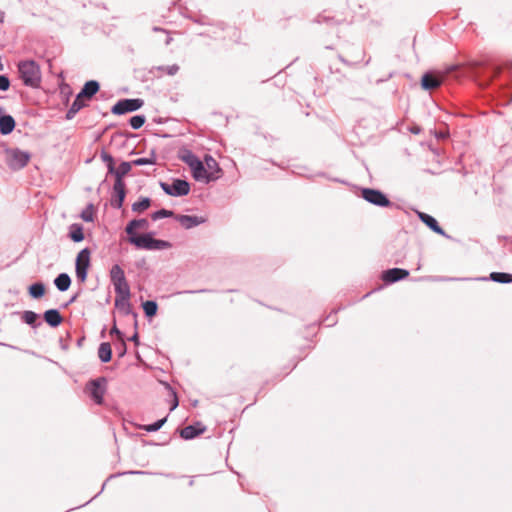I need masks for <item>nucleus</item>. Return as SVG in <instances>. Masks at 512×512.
Returning <instances> with one entry per match:
<instances>
[{
  "instance_id": "f257e3e1",
  "label": "nucleus",
  "mask_w": 512,
  "mask_h": 512,
  "mask_svg": "<svg viewBox=\"0 0 512 512\" xmlns=\"http://www.w3.org/2000/svg\"><path fill=\"white\" fill-rule=\"evenodd\" d=\"M20 78L26 86L37 88L41 83V69L33 60L21 61L18 64Z\"/></svg>"
},
{
  "instance_id": "f03ea898",
  "label": "nucleus",
  "mask_w": 512,
  "mask_h": 512,
  "mask_svg": "<svg viewBox=\"0 0 512 512\" xmlns=\"http://www.w3.org/2000/svg\"><path fill=\"white\" fill-rule=\"evenodd\" d=\"M129 242L134 244L137 248L146 250H162L171 247V244L164 240L154 239L150 234L131 235Z\"/></svg>"
},
{
  "instance_id": "7ed1b4c3",
  "label": "nucleus",
  "mask_w": 512,
  "mask_h": 512,
  "mask_svg": "<svg viewBox=\"0 0 512 512\" xmlns=\"http://www.w3.org/2000/svg\"><path fill=\"white\" fill-rule=\"evenodd\" d=\"M101 159L106 163L108 173L115 176V181L124 182L123 177L130 172L133 166L132 162H122L119 167L116 168L113 157L105 151L101 153Z\"/></svg>"
},
{
  "instance_id": "20e7f679",
  "label": "nucleus",
  "mask_w": 512,
  "mask_h": 512,
  "mask_svg": "<svg viewBox=\"0 0 512 512\" xmlns=\"http://www.w3.org/2000/svg\"><path fill=\"white\" fill-rule=\"evenodd\" d=\"M5 160L11 169L18 170L27 165L30 154L18 148H9L5 150Z\"/></svg>"
},
{
  "instance_id": "39448f33",
  "label": "nucleus",
  "mask_w": 512,
  "mask_h": 512,
  "mask_svg": "<svg viewBox=\"0 0 512 512\" xmlns=\"http://www.w3.org/2000/svg\"><path fill=\"white\" fill-rule=\"evenodd\" d=\"M107 380L103 377L91 380L86 385V392L97 404H102L106 392Z\"/></svg>"
},
{
  "instance_id": "423d86ee",
  "label": "nucleus",
  "mask_w": 512,
  "mask_h": 512,
  "mask_svg": "<svg viewBox=\"0 0 512 512\" xmlns=\"http://www.w3.org/2000/svg\"><path fill=\"white\" fill-rule=\"evenodd\" d=\"M89 266L90 251L89 249L85 248L78 253L76 258V275L81 282L86 280Z\"/></svg>"
},
{
  "instance_id": "0eeeda50",
  "label": "nucleus",
  "mask_w": 512,
  "mask_h": 512,
  "mask_svg": "<svg viewBox=\"0 0 512 512\" xmlns=\"http://www.w3.org/2000/svg\"><path fill=\"white\" fill-rule=\"evenodd\" d=\"M456 68V66H452L451 68H449L446 72L444 73H439L437 75H434V74H431V73H426L422 76V79H421V85L424 89L426 90H433V89H436L438 88L442 82L444 81V79L446 78V76L452 72L454 69Z\"/></svg>"
},
{
  "instance_id": "6e6552de",
  "label": "nucleus",
  "mask_w": 512,
  "mask_h": 512,
  "mask_svg": "<svg viewBox=\"0 0 512 512\" xmlns=\"http://www.w3.org/2000/svg\"><path fill=\"white\" fill-rule=\"evenodd\" d=\"M144 102L141 99H124L118 101L112 107V113L115 115H121L128 112H133L138 110L143 106Z\"/></svg>"
},
{
  "instance_id": "1a4fd4ad",
  "label": "nucleus",
  "mask_w": 512,
  "mask_h": 512,
  "mask_svg": "<svg viewBox=\"0 0 512 512\" xmlns=\"http://www.w3.org/2000/svg\"><path fill=\"white\" fill-rule=\"evenodd\" d=\"M192 175L195 180L197 181H203V182H210L214 181L219 178V175H216L213 171H208L206 169V166L203 162L198 160L193 167H191Z\"/></svg>"
},
{
  "instance_id": "9d476101",
  "label": "nucleus",
  "mask_w": 512,
  "mask_h": 512,
  "mask_svg": "<svg viewBox=\"0 0 512 512\" xmlns=\"http://www.w3.org/2000/svg\"><path fill=\"white\" fill-rule=\"evenodd\" d=\"M362 197L377 206L387 207L390 205L389 199L379 190L366 188L362 190Z\"/></svg>"
},
{
  "instance_id": "9b49d317",
  "label": "nucleus",
  "mask_w": 512,
  "mask_h": 512,
  "mask_svg": "<svg viewBox=\"0 0 512 512\" xmlns=\"http://www.w3.org/2000/svg\"><path fill=\"white\" fill-rule=\"evenodd\" d=\"M113 285L117 294L115 299L116 306H124L128 304V300L131 294L127 280L113 283Z\"/></svg>"
},
{
  "instance_id": "f8f14e48",
  "label": "nucleus",
  "mask_w": 512,
  "mask_h": 512,
  "mask_svg": "<svg viewBox=\"0 0 512 512\" xmlns=\"http://www.w3.org/2000/svg\"><path fill=\"white\" fill-rule=\"evenodd\" d=\"M409 276V271L401 268H392L383 272L382 279L387 283H393Z\"/></svg>"
},
{
  "instance_id": "ddd939ff",
  "label": "nucleus",
  "mask_w": 512,
  "mask_h": 512,
  "mask_svg": "<svg viewBox=\"0 0 512 512\" xmlns=\"http://www.w3.org/2000/svg\"><path fill=\"white\" fill-rule=\"evenodd\" d=\"M206 431V427L201 423H197L195 425H189L181 429L180 436L183 439L189 440L193 439Z\"/></svg>"
},
{
  "instance_id": "4468645a",
  "label": "nucleus",
  "mask_w": 512,
  "mask_h": 512,
  "mask_svg": "<svg viewBox=\"0 0 512 512\" xmlns=\"http://www.w3.org/2000/svg\"><path fill=\"white\" fill-rule=\"evenodd\" d=\"M113 190L116 198L112 201V205L116 208H121L125 199L126 191H125V183L120 181H115Z\"/></svg>"
},
{
  "instance_id": "2eb2a0df",
  "label": "nucleus",
  "mask_w": 512,
  "mask_h": 512,
  "mask_svg": "<svg viewBox=\"0 0 512 512\" xmlns=\"http://www.w3.org/2000/svg\"><path fill=\"white\" fill-rule=\"evenodd\" d=\"M418 217L420 218V220L426 224L432 231H434L435 233L439 234V235H444V230L440 227V225L438 224V222L436 221L435 218H433L432 216L424 213V212H418Z\"/></svg>"
},
{
  "instance_id": "dca6fc26",
  "label": "nucleus",
  "mask_w": 512,
  "mask_h": 512,
  "mask_svg": "<svg viewBox=\"0 0 512 512\" xmlns=\"http://www.w3.org/2000/svg\"><path fill=\"white\" fill-rule=\"evenodd\" d=\"M177 221L183 226L185 229H190L194 226H197L205 221L202 217L190 216V215H178L176 216Z\"/></svg>"
},
{
  "instance_id": "f3484780",
  "label": "nucleus",
  "mask_w": 512,
  "mask_h": 512,
  "mask_svg": "<svg viewBox=\"0 0 512 512\" xmlns=\"http://www.w3.org/2000/svg\"><path fill=\"white\" fill-rule=\"evenodd\" d=\"M172 196H184L190 191L189 183L185 180L176 179L172 183Z\"/></svg>"
},
{
  "instance_id": "a211bd4d",
  "label": "nucleus",
  "mask_w": 512,
  "mask_h": 512,
  "mask_svg": "<svg viewBox=\"0 0 512 512\" xmlns=\"http://www.w3.org/2000/svg\"><path fill=\"white\" fill-rule=\"evenodd\" d=\"M99 84L97 81L91 80L85 83L83 89L79 93L81 97H84L87 100H90L98 91Z\"/></svg>"
},
{
  "instance_id": "6ab92c4d",
  "label": "nucleus",
  "mask_w": 512,
  "mask_h": 512,
  "mask_svg": "<svg viewBox=\"0 0 512 512\" xmlns=\"http://www.w3.org/2000/svg\"><path fill=\"white\" fill-rule=\"evenodd\" d=\"M148 227H149V223L146 219L132 220L126 226L125 231L129 236H131V235L136 234V230H138V229L146 230V229H148Z\"/></svg>"
},
{
  "instance_id": "aec40b11",
  "label": "nucleus",
  "mask_w": 512,
  "mask_h": 512,
  "mask_svg": "<svg viewBox=\"0 0 512 512\" xmlns=\"http://www.w3.org/2000/svg\"><path fill=\"white\" fill-rule=\"evenodd\" d=\"M44 319L52 327L59 326L63 321L62 316L60 315L59 311L56 309L47 310L44 313Z\"/></svg>"
},
{
  "instance_id": "412c9836",
  "label": "nucleus",
  "mask_w": 512,
  "mask_h": 512,
  "mask_svg": "<svg viewBox=\"0 0 512 512\" xmlns=\"http://www.w3.org/2000/svg\"><path fill=\"white\" fill-rule=\"evenodd\" d=\"M15 128V120L10 115L0 117V132L3 135L11 133Z\"/></svg>"
},
{
  "instance_id": "4be33fe9",
  "label": "nucleus",
  "mask_w": 512,
  "mask_h": 512,
  "mask_svg": "<svg viewBox=\"0 0 512 512\" xmlns=\"http://www.w3.org/2000/svg\"><path fill=\"white\" fill-rule=\"evenodd\" d=\"M86 101H87V99H85L84 97H81V95L78 94L76 96V99L74 100L73 104L71 105L70 109L68 110V112L66 114V118L72 119L80 109H82L83 107L86 106Z\"/></svg>"
},
{
  "instance_id": "5701e85b",
  "label": "nucleus",
  "mask_w": 512,
  "mask_h": 512,
  "mask_svg": "<svg viewBox=\"0 0 512 512\" xmlns=\"http://www.w3.org/2000/svg\"><path fill=\"white\" fill-rule=\"evenodd\" d=\"M98 356L100 360L104 363H107L111 360L112 357V349L111 345L108 342L101 343L98 349Z\"/></svg>"
},
{
  "instance_id": "b1692460",
  "label": "nucleus",
  "mask_w": 512,
  "mask_h": 512,
  "mask_svg": "<svg viewBox=\"0 0 512 512\" xmlns=\"http://www.w3.org/2000/svg\"><path fill=\"white\" fill-rule=\"evenodd\" d=\"M69 230V237L72 241L80 242L84 239L83 227L80 224H72Z\"/></svg>"
},
{
  "instance_id": "393cba45",
  "label": "nucleus",
  "mask_w": 512,
  "mask_h": 512,
  "mask_svg": "<svg viewBox=\"0 0 512 512\" xmlns=\"http://www.w3.org/2000/svg\"><path fill=\"white\" fill-rule=\"evenodd\" d=\"M54 283L60 291H66L70 287L71 279L68 274L62 273L57 276Z\"/></svg>"
},
{
  "instance_id": "a878e982",
  "label": "nucleus",
  "mask_w": 512,
  "mask_h": 512,
  "mask_svg": "<svg viewBox=\"0 0 512 512\" xmlns=\"http://www.w3.org/2000/svg\"><path fill=\"white\" fill-rule=\"evenodd\" d=\"M490 279L498 283H512V274L503 272H492Z\"/></svg>"
},
{
  "instance_id": "bb28decb",
  "label": "nucleus",
  "mask_w": 512,
  "mask_h": 512,
  "mask_svg": "<svg viewBox=\"0 0 512 512\" xmlns=\"http://www.w3.org/2000/svg\"><path fill=\"white\" fill-rule=\"evenodd\" d=\"M110 277L112 283L126 280L123 269L119 265H114L110 271Z\"/></svg>"
},
{
  "instance_id": "cd10ccee",
  "label": "nucleus",
  "mask_w": 512,
  "mask_h": 512,
  "mask_svg": "<svg viewBox=\"0 0 512 512\" xmlns=\"http://www.w3.org/2000/svg\"><path fill=\"white\" fill-rule=\"evenodd\" d=\"M150 204L151 202L149 198H142L140 201L135 202L132 205V210L137 213H142L150 207Z\"/></svg>"
},
{
  "instance_id": "c85d7f7f",
  "label": "nucleus",
  "mask_w": 512,
  "mask_h": 512,
  "mask_svg": "<svg viewBox=\"0 0 512 512\" xmlns=\"http://www.w3.org/2000/svg\"><path fill=\"white\" fill-rule=\"evenodd\" d=\"M29 293L33 298H40L45 293V286L42 283H35L29 287Z\"/></svg>"
},
{
  "instance_id": "c756f323",
  "label": "nucleus",
  "mask_w": 512,
  "mask_h": 512,
  "mask_svg": "<svg viewBox=\"0 0 512 512\" xmlns=\"http://www.w3.org/2000/svg\"><path fill=\"white\" fill-rule=\"evenodd\" d=\"M205 166L208 171H213L216 175H219L221 169L216 160L211 156L205 157Z\"/></svg>"
},
{
  "instance_id": "7c9ffc66",
  "label": "nucleus",
  "mask_w": 512,
  "mask_h": 512,
  "mask_svg": "<svg viewBox=\"0 0 512 512\" xmlns=\"http://www.w3.org/2000/svg\"><path fill=\"white\" fill-rule=\"evenodd\" d=\"M180 158L191 168L199 160L191 151L185 150Z\"/></svg>"
},
{
  "instance_id": "2f4dec72",
  "label": "nucleus",
  "mask_w": 512,
  "mask_h": 512,
  "mask_svg": "<svg viewBox=\"0 0 512 512\" xmlns=\"http://www.w3.org/2000/svg\"><path fill=\"white\" fill-rule=\"evenodd\" d=\"M157 303L154 301H146L143 303V309L148 317H153L157 313Z\"/></svg>"
},
{
  "instance_id": "473e14b6",
  "label": "nucleus",
  "mask_w": 512,
  "mask_h": 512,
  "mask_svg": "<svg viewBox=\"0 0 512 512\" xmlns=\"http://www.w3.org/2000/svg\"><path fill=\"white\" fill-rule=\"evenodd\" d=\"M95 208L92 204H89L81 213V218L86 222H92L94 220Z\"/></svg>"
},
{
  "instance_id": "72a5a7b5",
  "label": "nucleus",
  "mask_w": 512,
  "mask_h": 512,
  "mask_svg": "<svg viewBox=\"0 0 512 512\" xmlns=\"http://www.w3.org/2000/svg\"><path fill=\"white\" fill-rule=\"evenodd\" d=\"M22 319L28 325L34 326L38 319V315L33 311H25L22 314Z\"/></svg>"
},
{
  "instance_id": "f704fd0d",
  "label": "nucleus",
  "mask_w": 512,
  "mask_h": 512,
  "mask_svg": "<svg viewBox=\"0 0 512 512\" xmlns=\"http://www.w3.org/2000/svg\"><path fill=\"white\" fill-rule=\"evenodd\" d=\"M129 122L133 129H139L144 125L145 117L141 116V115H136V116L131 117Z\"/></svg>"
},
{
  "instance_id": "c9c22d12",
  "label": "nucleus",
  "mask_w": 512,
  "mask_h": 512,
  "mask_svg": "<svg viewBox=\"0 0 512 512\" xmlns=\"http://www.w3.org/2000/svg\"><path fill=\"white\" fill-rule=\"evenodd\" d=\"M171 216H173V212L166 210V209H161L159 211L154 212L151 215L152 219L155 221L158 219L164 218V217H171Z\"/></svg>"
},
{
  "instance_id": "e433bc0d",
  "label": "nucleus",
  "mask_w": 512,
  "mask_h": 512,
  "mask_svg": "<svg viewBox=\"0 0 512 512\" xmlns=\"http://www.w3.org/2000/svg\"><path fill=\"white\" fill-rule=\"evenodd\" d=\"M165 422H166V418H163V419H160L159 421L155 422L154 424L144 426L143 429L148 432L157 431L163 426V424Z\"/></svg>"
},
{
  "instance_id": "4c0bfd02",
  "label": "nucleus",
  "mask_w": 512,
  "mask_h": 512,
  "mask_svg": "<svg viewBox=\"0 0 512 512\" xmlns=\"http://www.w3.org/2000/svg\"><path fill=\"white\" fill-rule=\"evenodd\" d=\"M158 69L161 70L163 73L173 76L178 72L179 66L176 64H173L170 66H162V67H159Z\"/></svg>"
},
{
  "instance_id": "58836bf2",
  "label": "nucleus",
  "mask_w": 512,
  "mask_h": 512,
  "mask_svg": "<svg viewBox=\"0 0 512 512\" xmlns=\"http://www.w3.org/2000/svg\"><path fill=\"white\" fill-rule=\"evenodd\" d=\"M148 164H155V158H139L134 161H132V165L135 166H141V165H148Z\"/></svg>"
},
{
  "instance_id": "ea45409f",
  "label": "nucleus",
  "mask_w": 512,
  "mask_h": 512,
  "mask_svg": "<svg viewBox=\"0 0 512 512\" xmlns=\"http://www.w3.org/2000/svg\"><path fill=\"white\" fill-rule=\"evenodd\" d=\"M9 86H10V81H9L8 77L1 75L0 76V90L6 91L9 89Z\"/></svg>"
},
{
  "instance_id": "a19ab883",
  "label": "nucleus",
  "mask_w": 512,
  "mask_h": 512,
  "mask_svg": "<svg viewBox=\"0 0 512 512\" xmlns=\"http://www.w3.org/2000/svg\"><path fill=\"white\" fill-rule=\"evenodd\" d=\"M162 189L169 195H172V185H168L166 183H161Z\"/></svg>"
},
{
  "instance_id": "79ce46f5",
  "label": "nucleus",
  "mask_w": 512,
  "mask_h": 512,
  "mask_svg": "<svg viewBox=\"0 0 512 512\" xmlns=\"http://www.w3.org/2000/svg\"><path fill=\"white\" fill-rule=\"evenodd\" d=\"M117 334L118 336L121 335L120 331L117 329L116 326H114L112 329H111V334Z\"/></svg>"
},
{
  "instance_id": "37998d69",
  "label": "nucleus",
  "mask_w": 512,
  "mask_h": 512,
  "mask_svg": "<svg viewBox=\"0 0 512 512\" xmlns=\"http://www.w3.org/2000/svg\"><path fill=\"white\" fill-rule=\"evenodd\" d=\"M177 406H178V400H177L176 395L174 394V402H173V405L171 407V410L175 409Z\"/></svg>"
},
{
  "instance_id": "c03bdc74",
  "label": "nucleus",
  "mask_w": 512,
  "mask_h": 512,
  "mask_svg": "<svg viewBox=\"0 0 512 512\" xmlns=\"http://www.w3.org/2000/svg\"><path fill=\"white\" fill-rule=\"evenodd\" d=\"M500 72H501V68H500V67H496V68L494 69V74H493V76H498V75L500 74Z\"/></svg>"
},
{
  "instance_id": "a18cd8bd",
  "label": "nucleus",
  "mask_w": 512,
  "mask_h": 512,
  "mask_svg": "<svg viewBox=\"0 0 512 512\" xmlns=\"http://www.w3.org/2000/svg\"><path fill=\"white\" fill-rule=\"evenodd\" d=\"M132 340L134 342L138 343V334L137 333L132 337Z\"/></svg>"
},
{
  "instance_id": "49530a36",
  "label": "nucleus",
  "mask_w": 512,
  "mask_h": 512,
  "mask_svg": "<svg viewBox=\"0 0 512 512\" xmlns=\"http://www.w3.org/2000/svg\"><path fill=\"white\" fill-rule=\"evenodd\" d=\"M2 21V18L0 17V22Z\"/></svg>"
}]
</instances>
